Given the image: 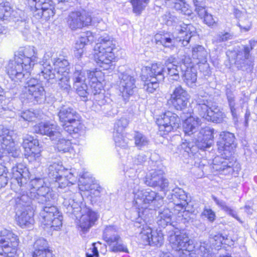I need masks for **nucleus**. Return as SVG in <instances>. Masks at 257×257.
I'll return each mask as SVG.
<instances>
[{"instance_id":"obj_1","label":"nucleus","mask_w":257,"mask_h":257,"mask_svg":"<svg viewBox=\"0 0 257 257\" xmlns=\"http://www.w3.org/2000/svg\"><path fill=\"white\" fill-rule=\"evenodd\" d=\"M27 195L32 201V204L36 202L44 204L40 212L42 222L50 226L54 230L60 229L62 225L63 216L58 209L52 203L55 202L56 195L49 187L45 185L37 189V192L30 191Z\"/></svg>"},{"instance_id":"obj_2","label":"nucleus","mask_w":257,"mask_h":257,"mask_svg":"<svg viewBox=\"0 0 257 257\" xmlns=\"http://www.w3.org/2000/svg\"><path fill=\"white\" fill-rule=\"evenodd\" d=\"M17 169L20 171L23 169L22 173L24 179L22 182H20V188H15V192L16 193L15 198L17 210L16 219L18 225L22 228L30 227L34 223L33 216L35 205L32 204V201L27 195L22 194V190L24 189V186L22 184L26 182L28 173L26 169L21 165Z\"/></svg>"},{"instance_id":"obj_3","label":"nucleus","mask_w":257,"mask_h":257,"mask_svg":"<svg viewBox=\"0 0 257 257\" xmlns=\"http://www.w3.org/2000/svg\"><path fill=\"white\" fill-rule=\"evenodd\" d=\"M74 194L70 191H66L62 195L64 199L63 206L66 213L77 215L79 212L81 216L79 220V228L83 233L87 232L97 220V213L82 203L75 201Z\"/></svg>"},{"instance_id":"obj_4","label":"nucleus","mask_w":257,"mask_h":257,"mask_svg":"<svg viewBox=\"0 0 257 257\" xmlns=\"http://www.w3.org/2000/svg\"><path fill=\"white\" fill-rule=\"evenodd\" d=\"M201 93L199 92L194 98L198 114L208 121L215 123L221 122L225 116L224 113L208 94Z\"/></svg>"},{"instance_id":"obj_5","label":"nucleus","mask_w":257,"mask_h":257,"mask_svg":"<svg viewBox=\"0 0 257 257\" xmlns=\"http://www.w3.org/2000/svg\"><path fill=\"white\" fill-rule=\"evenodd\" d=\"M94 47V58L97 65L103 70L113 67V60L115 58L113 50L115 44L110 38L106 35L99 37Z\"/></svg>"},{"instance_id":"obj_6","label":"nucleus","mask_w":257,"mask_h":257,"mask_svg":"<svg viewBox=\"0 0 257 257\" xmlns=\"http://www.w3.org/2000/svg\"><path fill=\"white\" fill-rule=\"evenodd\" d=\"M58 116L65 132L70 135L80 133L83 125L80 121L79 114L68 105H62L58 108Z\"/></svg>"},{"instance_id":"obj_7","label":"nucleus","mask_w":257,"mask_h":257,"mask_svg":"<svg viewBox=\"0 0 257 257\" xmlns=\"http://www.w3.org/2000/svg\"><path fill=\"white\" fill-rule=\"evenodd\" d=\"M20 165L25 167L28 173V178H27L26 182L22 184L24 186V189L22 190V194H27V193H28V195H30V191L37 192V189L46 185L44 180L40 178H36L32 179L29 183L28 184V182L30 179V173L28 169L24 165L18 164L12 168V176L16 181V182H14L12 185V189L15 191V188H20L21 186L20 182H22L24 179L23 175V173H22V171L23 172L24 171L23 169H22L21 171L17 169V168L19 167Z\"/></svg>"},{"instance_id":"obj_8","label":"nucleus","mask_w":257,"mask_h":257,"mask_svg":"<svg viewBox=\"0 0 257 257\" xmlns=\"http://www.w3.org/2000/svg\"><path fill=\"white\" fill-rule=\"evenodd\" d=\"M214 130L209 127L202 128L199 133L200 136L195 142H188L185 141L181 144V148L189 155H194L198 152V149L205 150L210 148L213 142Z\"/></svg>"},{"instance_id":"obj_9","label":"nucleus","mask_w":257,"mask_h":257,"mask_svg":"<svg viewBox=\"0 0 257 257\" xmlns=\"http://www.w3.org/2000/svg\"><path fill=\"white\" fill-rule=\"evenodd\" d=\"M169 241L174 250H181L179 257H197L193 241L186 233H172L169 235Z\"/></svg>"},{"instance_id":"obj_10","label":"nucleus","mask_w":257,"mask_h":257,"mask_svg":"<svg viewBox=\"0 0 257 257\" xmlns=\"http://www.w3.org/2000/svg\"><path fill=\"white\" fill-rule=\"evenodd\" d=\"M134 193V202L139 210L146 209L151 205L154 206L155 209L163 204V198L150 189L138 190Z\"/></svg>"},{"instance_id":"obj_11","label":"nucleus","mask_w":257,"mask_h":257,"mask_svg":"<svg viewBox=\"0 0 257 257\" xmlns=\"http://www.w3.org/2000/svg\"><path fill=\"white\" fill-rule=\"evenodd\" d=\"M19 239L12 231L4 229L0 231V255L14 257L18 250Z\"/></svg>"},{"instance_id":"obj_12","label":"nucleus","mask_w":257,"mask_h":257,"mask_svg":"<svg viewBox=\"0 0 257 257\" xmlns=\"http://www.w3.org/2000/svg\"><path fill=\"white\" fill-rule=\"evenodd\" d=\"M5 68L10 78L17 82H22L28 78L32 70L30 65L23 64L22 60L15 56V60H10Z\"/></svg>"},{"instance_id":"obj_13","label":"nucleus","mask_w":257,"mask_h":257,"mask_svg":"<svg viewBox=\"0 0 257 257\" xmlns=\"http://www.w3.org/2000/svg\"><path fill=\"white\" fill-rule=\"evenodd\" d=\"M13 131L0 126V158L3 153L8 154L14 158H18L21 155V150L13 141Z\"/></svg>"},{"instance_id":"obj_14","label":"nucleus","mask_w":257,"mask_h":257,"mask_svg":"<svg viewBox=\"0 0 257 257\" xmlns=\"http://www.w3.org/2000/svg\"><path fill=\"white\" fill-rule=\"evenodd\" d=\"M164 173L162 168L153 165L148 170L144 180L145 184L151 187H158L161 191H166L169 183L168 180L164 176Z\"/></svg>"},{"instance_id":"obj_15","label":"nucleus","mask_w":257,"mask_h":257,"mask_svg":"<svg viewBox=\"0 0 257 257\" xmlns=\"http://www.w3.org/2000/svg\"><path fill=\"white\" fill-rule=\"evenodd\" d=\"M95 23L90 13L84 10L72 12L67 18V24L73 31L81 29Z\"/></svg>"},{"instance_id":"obj_16","label":"nucleus","mask_w":257,"mask_h":257,"mask_svg":"<svg viewBox=\"0 0 257 257\" xmlns=\"http://www.w3.org/2000/svg\"><path fill=\"white\" fill-rule=\"evenodd\" d=\"M42 65L43 69L41 72V75L48 80L55 78L58 79L59 89L68 94L71 89L69 75L56 76L55 73H52V66L49 61H46Z\"/></svg>"},{"instance_id":"obj_17","label":"nucleus","mask_w":257,"mask_h":257,"mask_svg":"<svg viewBox=\"0 0 257 257\" xmlns=\"http://www.w3.org/2000/svg\"><path fill=\"white\" fill-rule=\"evenodd\" d=\"M180 122L179 117L171 111L165 112L156 118L159 131L164 132V134L178 128Z\"/></svg>"},{"instance_id":"obj_18","label":"nucleus","mask_w":257,"mask_h":257,"mask_svg":"<svg viewBox=\"0 0 257 257\" xmlns=\"http://www.w3.org/2000/svg\"><path fill=\"white\" fill-rule=\"evenodd\" d=\"M140 237L144 244H149L157 247L161 246L164 242V236L162 230H153L151 227L146 225L143 226L140 233Z\"/></svg>"},{"instance_id":"obj_19","label":"nucleus","mask_w":257,"mask_h":257,"mask_svg":"<svg viewBox=\"0 0 257 257\" xmlns=\"http://www.w3.org/2000/svg\"><path fill=\"white\" fill-rule=\"evenodd\" d=\"M131 70H126L119 75V90L124 101H126L128 97L134 94V89L136 87L135 79L131 75Z\"/></svg>"},{"instance_id":"obj_20","label":"nucleus","mask_w":257,"mask_h":257,"mask_svg":"<svg viewBox=\"0 0 257 257\" xmlns=\"http://www.w3.org/2000/svg\"><path fill=\"white\" fill-rule=\"evenodd\" d=\"M189 100L187 92L181 86L176 87L171 95L170 101L172 106L178 110L183 111V113L187 106Z\"/></svg>"},{"instance_id":"obj_21","label":"nucleus","mask_w":257,"mask_h":257,"mask_svg":"<svg viewBox=\"0 0 257 257\" xmlns=\"http://www.w3.org/2000/svg\"><path fill=\"white\" fill-rule=\"evenodd\" d=\"M230 157H226L224 152L220 156L215 157L212 160V169L224 175L232 173L234 171L233 166L235 162L230 161Z\"/></svg>"},{"instance_id":"obj_22","label":"nucleus","mask_w":257,"mask_h":257,"mask_svg":"<svg viewBox=\"0 0 257 257\" xmlns=\"http://www.w3.org/2000/svg\"><path fill=\"white\" fill-rule=\"evenodd\" d=\"M235 136L228 132H222L220 134V140L217 142L218 150L220 153L224 152L226 157H231L235 147Z\"/></svg>"},{"instance_id":"obj_23","label":"nucleus","mask_w":257,"mask_h":257,"mask_svg":"<svg viewBox=\"0 0 257 257\" xmlns=\"http://www.w3.org/2000/svg\"><path fill=\"white\" fill-rule=\"evenodd\" d=\"M176 31L178 34L177 40L181 42L183 46L189 48L191 39L196 33V28L191 24L182 23L176 26Z\"/></svg>"},{"instance_id":"obj_24","label":"nucleus","mask_w":257,"mask_h":257,"mask_svg":"<svg viewBox=\"0 0 257 257\" xmlns=\"http://www.w3.org/2000/svg\"><path fill=\"white\" fill-rule=\"evenodd\" d=\"M46 93L42 85H37L36 88L23 91L21 98L23 102H31L33 104L42 103L46 100Z\"/></svg>"},{"instance_id":"obj_25","label":"nucleus","mask_w":257,"mask_h":257,"mask_svg":"<svg viewBox=\"0 0 257 257\" xmlns=\"http://www.w3.org/2000/svg\"><path fill=\"white\" fill-rule=\"evenodd\" d=\"M58 126L49 122H41L34 126V131L37 134L49 136L52 140L63 136L64 132H60Z\"/></svg>"},{"instance_id":"obj_26","label":"nucleus","mask_w":257,"mask_h":257,"mask_svg":"<svg viewBox=\"0 0 257 257\" xmlns=\"http://www.w3.org/2000/svg\"><path fill=\"white\" fill-rule=\"evenodd\" d=\"M37 139L28 136L23 139V147L25 149V155L31 159L36 160L40 156L41 150Z\"/></svg>"},{"instance_id":"obj_27","label":"nucleus","mask_w":257,"mask_h":257,"mask_svg":"<svg viewBox=\"0 0 257 257\" xmlns=\"http://www.w3.org/2000/svg\"><path fill=\"white\" fill-rule=\"evenodd\" d=\"M186 113V118L183 123V128L185 134L190 136L200 130L202 121L198 117L193 115L191 111H187Z\"/></svg>"},{"instance_id":"obj_28","label":"nucleus","mask_w":257,"mask_h":257,"mask_svg":"<svg viewBox=\"0 0 257 257\" xmlns=\"http://www.w3.org/2000/svg\"><path fill=\"white\" fill-rule=\"evenodd\" d=\"M15 56L20 60L21 59L23 64L30 65L31 69L37 61V52L35 48L32 46H28L19 49Z\"/></svg>"},{"instance_id":"obj_29","label":"nucleus","mask_w":257,"mask_h":257,"mask_svg":"<svg viewBox=\"0 0 257 257\" xmlns=\"http://www.w3.org/2000/svg\"><path fill=\"white\" fill-rule=\"evenodd\" d=\"M103 91L104 90L102 88H98V90L96 89H94V90H92L94 95V100L108 115H111L116 114L117 110L112 108V105L108 102L109 99L104 96Z\"/></svg>"},{"instance_id":"obj_30","label":"nucleus","mask_w":257,"mask_h":257,"mask_svg":"<svg viewBox=\"0 0 257 257\" xmlns=\"http://www.w3.org/2000/svg\"><path fill=\"white\" fill-rule=\"evenodd\" d=\"M143 71L146 74L147 78L161 82L164 79L166 70L162 64L155 63L150 67H146Z\"/></svg>"},{"instance_id":"obj_31","label":"nucleus","mask_w":257,"mask_h":257,"mask_svg":"<svg viewBox=\"0 0 257 257\" xmlns=\"http://www.w3.org/2000/svg\"><path fill=\"white\" fill-rule=\"evenodd\" d=\"M165 69L166 70L165 74L169 75L171 79L177 80L179 79V73L184 72L183 67H180L178 65V62L176 58L170 57L165 61Z\"/></svg>"},{"instance_id":"obj_32","label":"nucleus","mask_w":257,"mask_h":257,"mask_svg":"<svg viewBox=\"0 0 257 257\" xmlns=\"http://www.w3.org/2000/svg\"><path fill=\"white\" fill-rule=\"evenodd\" d=\"M52 62L54 69L52 67V73L56 76L69 75L70 63L65 57L54 58Z\"/></svg>"},{"instance_id":"obj_33","label":"nucleus","mask_w":257,"mask_h":257,"mask_svg":"<svg viewBox=\"0 0 257 257\" xmlns=\"http://www.w3.org/2000/svg\"><path fill=\"white\" fill-rule=\"evenodd\" d=\"M47 241L43 238L36 240L34 244L33 257H52Z\"/></svg>"},{"instance_id":"obj_34","label":"nucleus","mask_w":257,"mask_h":257,"mask_svg":"<svg viewBox=\"0 0 257 257\" xmlns=\"http://www.w3.org/2000/svg\"><path fill=\"white\" fill-rule=\"evenodd\" d=\"M77 177L72 172L66 170L62 175H60L58 178L51 181V182L55 183V186L58 189H63L68 186L69 184H74L76 182Z\"/></svg>"},{"instance_id":"obj_35","label":"nucleus","mask_w":257,"mask_h":257,"mask_svg":"<svg viewBox=\"0 0 257 257\" xmlns=\"http://www.w3.org/2000/svg\"><path fill=\"white\" fill-rule=\"evenodd\" d=\"M234 63L239 69L246 68L252 64V59L250 53L243 49L238 51L234 55Z\"/></svg>"},{"instance_id":"obj_36","label":"nucleus","mask_w":257,"mask_h":257,"mask_svg":"<svg viewBox=\"0 0 257 257\" xmlns=\"http://www.w3.org/2000/svg\"><path fill=\"white\" fill-rule=\"evenodd\" d=\"M113 139L116 147L120 148L121 150H117L118 154L121 157H123L121 154L122 153L124 154H128L130 149L128 146V139L124 136L123 133L118 132V131L113 132Z\"/></svg>"},{"instance_id":"obj_37","label":"nucleus","mask_w":257,"mask_h":257,"mask_svg":"<svg viewBox=\"0 0 257 257\" xmlns=\"http://www.w3.org/2000/svg\"><path fill=\"white\" fill-rule=\"evenodd\" d=\"M30 3H36L37 8H41L44 11V19H49L54 16V3L52 0H29Z\"/></svg>"},{"instance_id":"obj_38","label":"nucleus","mask_w":257,"mask_h":257,"mask_svg":"<svg viewBox=\"0 0 257 257\" xmlns=\"http://www.w3.org/2000/svg\"><path fill=\"white\" fill-rule=\"evenodd\" d=\"M166 5L174 8L180 13L187 16L191 15L192 10L190 9L189 5L186 3L185 0H165Z\"/></svg>"},{"instance_id":"obj_39","label":"nucleus","mask_w":257,"mask_h":257,"mask_svg":"<svg viewBox=\"0 0 257 257\" xmlns=\"http://www.w3.org/2000/svg\"><path fill=\"white\" fill-rule=\"evenodd\" d=\"M130 168L125 172L126 177L130 179L128 180V185L133 189H136L140 184V179L139 178L138 170L141 169V167H136L132 165Z\"/></svg>"},{"instance_id":"obj_40","label":"nucleus","mask_w":257,"mask_h":257,"mask_svg":"<svg viewBox=\"0 0 257 257\" xmlns=\"http://www.w3.org/2000/svg\"><path fill=\"white\" fill-rule=\"evenodd\" d=\"M192 57L196 60V63L205 64L207 60L208 53L201 45H197L192 47Z\"/></svg>"},{"instance_id":"obj_41","label":"nucleus","mask_w":257,"mask_h":257,"mask_svg":"<svg viewBox=\"0 0 257 257\" xmlns=\"http://www.w3.org/2000/svg\"><path fill=\"white\" fill-rule=\"evenodd\" d=\"M87 74V78L91 82V87L92 90H94L96 87L99 89L102 88V84L101 83V76L102 73L101 71H97L94 70L92 71L87 70L86 71V74Z\"/></svg>"},{"instance_id":"obj_42","label":"nucleus","mask_w":257,"mask_h":257,"mask_svg":"<svg viewBox=\"0 0 257 257\" xmlns=\"http://www.w3.org/2000/svg\"><path fill=\"white\" fill-rule=\"evenodd\" d=\"M65 171L61 162H53L48 167V177L51 180V181H52L54 179L58 178L60 175H62Z\"/></svg>"},{"instance_id":"obj_43","label":"nucleus","mask_w":257,"mask_h":257,"mask_svg":"<svg viewBox=\"0 0 257 257\" xmlns=\"http://www.w3.org/2000/svg\"><path fill=\"white\" fill-rule=\"evenodd\" d=\"M64 132L63 136L61 137L57 138L56 140H57V143L56 144V148L58 152L62 153H65L67 152H70L72 150V143L70 139L68 138L67 139H64V135L66 132L62 131Z\"/></svg>"},{"instance_id":"obj_44","label":"nucleus","mask_w":257,"mask_h":257,"mask_svg":"<svg viewBox=\"0 0 257 257\" xmlns=\"http://www.w3.org/2000/svg\"><path fill=\"white\" fill-rule=\"evenodd\" d=\"M182 74L184 82L188 86L193 87L196 86L197 72L195 69L193 68H186L184 70V72Z\"/></svg>"},{"instance_id":"obj_45","label":"nucleus","mask_w":257,"mask_h":257,"mask_svg":"<svg viewBox=\"0 0 257 257\" xmlns=\"http://www.w3.org/2000/svg\"><path fill=\"white\" fill-rule=\"evenodd\" d=\"M119 237L117 229L115 226H107L103 231V238L107 244L111 242L113 240L117 239Z\"/></svg>"},{"instance_id":"obj_46","label":"nucleus","mask_w":257,"mask_h":257,"mask_svg":"<svg viewBox=\"0 0 257 257\" xmlns=\"http://www.w3.org/2000/svg\"><path fill=\"white\" fill-rule=\"evenodd\" d=\"M109 249L113 252H123L128 253L127 245L124 243L120 237L117 239L113 240L112 241L107 244Z\"/></svg>"},{"instance_id":"obj_47","label":"nucleus","mask_w":257,"mask_h":257,"mask_svg":"<svg viewBox=\"0 0 257 257\" xmlns=\"http://www.w3.org/2000/svg\"><path fill=\"white\" fill-rule=\"evenodd\" d=\"M168 198L173 203L178 201V202L186 203L187 196L183 189L180 188H176L172 190L170 195H168Z\"/></svg>"},{"instance_id":"obj_48","label":"nucleus","mask_w":257,"mask_h":257,"mask_svg":"<svg viewBox=\"0 0 257 257\" xmlns=\"http://www.w3.org/2000/svg\"><path fill=\"white\" fill-rule=\"evenodd\" d=\"M172 215V213L168 208L164 209L162 211L159 212L157 220L158 225L164 228L169 223H171Z\"/></svg>"},{"instance_id":"obj_49","label":"nucleus","mask_w":257,"mask_h":257,"mask_svg":"<svg viewBox=\"0 0 257 257\" xmlns=\"http://www.w3.org/2000/svg\"><path fill=\"white\" fill-rule=\"evenodd\" d=\"M134 139L135 146L140 150L147 147L150 143L149 138L139 132H135Z\"/></svg>"},{"instance_id":"obj_50","label":"nucleus","mask_w":257,"mask_h":257,"mask_svg":"<svg viewBox=\"0 0 257 257\" xmlns=\"http://www.w3.org/2000/svg\"><path fill=\"white\" fill-rule=\"evenodd\" d=\"M86 79V71L83 69L81 65L76 64L73 75L74 84L84 83Z\"/></svg>"},{"instance_id":"obj_51","label":"nucleus","mask_w":257,"mask_h":257,"mask_svg":"<svg viewBox=\"0 0 257 257\" xmlns=\"http://www.w3.org/2000/svg\"><path fill=\"white\" fill-rule=\"evenodd\" d=\"M213 199L216 203V204L219 207H220L222 210H224L227 214L231 215L233 218H235L239 222H242V221L240 220V218L238 217L236 212L234 211L233 209H232L230 207L226 205V202L225 201L221 200H219L214 196L213 197Z\"/></svg>"},{"instance_id":"obj_52","label":"nucleus","mask_w":257,"mask_h":257,"mask_svg":"<svg viewBox=\"0 0 257 257\" xmlns=\"http://www.w3.org/2000/svg\"><path fill=\"white\" fill-rule=\"evenodd\" d=\"M155 39L157 44L162 45L165 47H170L174 44L173 39L167 34H157L155 35Z\"/></svg>"},{"instance_id":"obj_53","label":"nucleus","mask_w":257,"mask_h":257,"mask_svg":"<svg viewBox=\"0 0 257 257\" xmlns=\"http://www.w3.org/2000/svg\"><path fill=\"white\" fill-rule=\"evenodd\" d=\"M150 0H131L133 12L140 15L145 10Z\"/></svg>"},{"instance_id":"obj_54","label":"nucleus","mask_w":257,"mask_h":257,"mask_svg":"<svg viewBox=\"0 0 257 257\" xmlns=\"http://www.w3.org/2000/svg\"><path fill=\"white\" fill-rule=\"evenodd\" d=\"M92 33L87 32L85 36H82L76 41L75 45L76 50H84L85 46L88 42H92L93 41V36L91 37Z\"/></svg>"},{"instance_id":"obj_55","label":"nucleus","mask_w":257,"mask_h":257,"mask_svg":"<svg viewBox=\"0 0 257 257\" xmlns=\"http://www.w3.org/2000/svg\"><path fill=\"white\" fill-rule=\"evenodd\" d=\"M227 235L217 234L210 237L209 242L215 248H218L222 244H227Z\"/></svg>"},{"instance_id":"obj_56","label":"nucleus","mask_w":257,"mask_h":257,"mask_svg":"<svg viewBox=\"0 0 257 257\" xmlns=\"http://www.w3.org/2000/svg\"><path fill=\"white\" fill-rule=\"evenodd\" d=\"M193 2L195 7V11L200 18L203 19L208 13L204 2L203 0H193Z\"/></svg>"},{"instance_id":"obj_57","label":"nucleus","mask_w":257,"mask_h":257,"mask_svg":"<svg viewBox=\"0 0 257 257\" xmlns=\"http://www.w3.org/2000/svg\"><path fill=\"white\" fill-rule=\"evenodd\" d=\"M160 82L148 78H146L144 84V89L149 93H153L158 87Z\"/></svg>"},{"instance_id":"obj_58","label":"nucleus","mask_w":257,"mask_h":257,"mask_svg":"<svg viewBox=\"0 0 257 257\" xmlns=\"http://www.w3.org/2000/svg\"><path fill=\"white\" fill-rule=\"evenodd\" d=\"M198 253L202 257H214L210 246L205 242L201 243Z\"/></svg>"},{"instance_id":"obj_59","label":"nucleus","mask_w":257,"mask_h":257,"mask_svg":"<svg viewBox=\"0 0 257 257\" xmlns=\"http://www.w3.org/2000/svg\"><path fill=\"white\" fill-rule=\"evenodd\" d=\"M74 87L76 88L77 93L82 97L83 101H86L88 95L89 94L87 91V85L85 83H82L80 84H74Z\"/></svg>"},{"instance_id":"obj_60","label":"nucleus","mask_w":257,"mask_h":257,"mask_svg":"<svg viewBox=\"0 0 257 257\" xmlns=\"http://www.w3.org/2000/svg\"><path fill=\"white\" fill-rule=\"evenodd\" d=\"M176 59L180 67H183L184 70L188 68H192L191 65L192 60L189 56L185 55H180Z\"/></svg>"},{"instance_id":"obj_61","label":"nucleus","mask_w":257,"mask_h":257,"mask_svg":"<svg viewBox=\"0 0 257 257\" xmlns=\"http://www.w3.org/2000/svg\"><path fill=\"white\" fill-rule=\"evenodd\" d=\"M233 38V35L228 32H221L216 34L213 38L214 43L225 42Z\"/></svg>"},{"instance_id":"obj_62","label":"nucleus","mask_w":257,"mask_h":257,"mask_svg":"<svg viewBox=\"0 0 257 257\" xmlns=\"http://www.w3.org/2000/svg\"><path fill=\"white\" fill-rule=\"evenodd\" d=\"M147 157L145 155L143 154H139L135 158L132 159V161L131 160H130L127 159V164L128 166L133 165L134 167H140L139 166H141L146 161Z\"/></svg>"},{"instance_id":"obj_63","label":"nucleus","mask_w":257,"mask_h":257,"mask_svg":"<svg viewBox=\"0 0 257 257\" xmlns=\"http://www.w3.org/2000/svg\"><path fill=\"white\" fill-rule=\"evenodd\" d=\"M128 121L125 118H121L118 120L115 125L114 131H118V132L123 133L124 129L128 125Z\"/></svg>"},{"instance_id":"obj_64","label":"nucleus","mask_w":257,"mask_h":257,"mask_svg":"<svg viewBox=\"0 0 257 257\" xmlns=\"http://www.w3.org/2000/svg\"><path fill=\"white\" fill-rule=\"evenodd\" d=\"M227 100L233 117L234 118H237V106L235 101V97L234 98L227 99Z\"/></svg>"}]
</instances>
